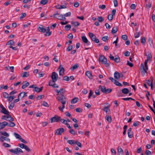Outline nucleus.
Instances as JSON below:
<instances>
[{
	"instance_id": "f257e3e1",
	"label": "nucleus",
	"mask_w": 155,
	"mask_h": 155,
	"mask_svg": "<svg viewBox=\"0 0 155 155\" xmlns=\"http://www.w3.org/2000/svg\"><path fill=\"white\" fill-rule=\"evenodd\" d=\"M99 61L101 63L105 65L106 67L109 66L110 62L107 61V58L103 55H100L99 56Z\"/></svg>"
},
{
	"instance_id": "f03ea898",
	"label": "nucleus",
	"mask_w": 155,
	"mask_h": 155,
	"mask_svg": "<svg viewBox=\"0 0 155 155\" xmlns=\"http://www.w3.org/2000/svg\"><path fill=\"white\" fill-rule=\"evenodd\" d=\"M148 61H145L144 63L145 68L144 67V66L143 63H141L140 65V69L141 71V73H143V75H144L145 73L147 72V71L148 70V66L147 65Z\"/></svg>"
},
{
	"instance_id": "7ed1b4c3",
	"label": "nucleus",
	"mask_w": 155,
	"mask_h": 155,
	"mask_svg": "<svg viewBox=\"0 0 155 155\" xmlns=\"http://www.w3.org/2000/svg\"><path fill=\"white\" fill-rule=\"evenodd\" d=\"M56 99L58 101L61 102L62 104H65L66 103V98L64 94L58 96Z\"/></svg>"
},
{
	"instance_id": "20e7f679",
	"label": "nucleus",
	"mask_w": 155,
	"mask_h": 155,
	"mask_svg": "<svg viewBox=\"0 0 155 155\" xmlns=\"http://www.w3.org/2000/svg\"><path fill=\"white\" fill-rule=\"evenodd\" d=\"M99 89H101V91L104 94H108L110 93L112 91V89L111 88L106 89V87L105 86H102L100 85L99 87Z\"/></svg>"
},
{
	"instance_id": "39448f33",
	"label": "nucleus",
	"mask_w": 155,
	"mask_h": 155,
	"mask_svg": "<svg viewBox=\"0 0 155 155\" xmlns=\"http://www.w3.org/2000/svg\"><path fill=\"white\" fill-rule=\"evenodd\" d=\"M89 36L92 41L96 43H98L99 42V39L97 38L96 35L92 33H89Z\"/></svg>"
},
{
	"instance_id": "423d86ee",
	"label": "nucleus",
	"mask_w": 155,
	"mask_h": 155,
	"mask_svg": "<svg viewBox=\"0 0 155 155\" xmlns=\"http://www.w3.org/2000/svg\"><path fill=\"white\" fill-rule=\"evenodd\" d=\"M60 118V117L59 116L57 115H55L54 117H52L51 118V123H52L54 122H58L59 121Z\"/></svg>"
},
{
	"instance_id": "0eeeda50",
	"label": "nucleus",
	"mask_w": 155,
	"mask_h": 155,
	"mask_svg": "<svg viewBox=\"0 0 155 155\" xmlns=\"http://www.w3.org/2000/svg\"><path fill=\"white\" fill-rule=\"evenodd\" d=\"M58 74L56 72H52L51 77L52 78V81L54 83L56 81L58 78Z\"/></svg>"
},
{
	"instance_id": "6e6552de",
	"label": "nucleus",
	"mask_w": 155,
	"mask_h": 155,
	"mask_svg": "<svg viewBox=\"0 0 155 155\" xmlns=\"http://www.w3.org/2000/svg\"><path fill=\"white\" fill-rule=\"evenodd\" d=\"M64 131V130L63 128H60L56 130L54 134L57 135H61Z\"/></svg>"
},
{
	"instance_id": "1a4fd4ad",
	"label": "nucleus",
	"mask_w": 155,
	"mask_h": 155,
	"mask_svg": "<svg viewBox=\"0 0 155 155\" xmlns=\"http://www.w3.org/2000/svg\"><path fill=\"white\" fill-rule=\"evenodd\" d=\"M0 107L1 108V112L2 113L5 114H7L8 113H9V112L7 110L6 108L4 107L2 104H1L0 105Z\"/></svg>"
},
{
	"instance_id": "9d476101",
	"label": "nucleus",
	"mask_w": 155,
	"mask_h": 155,
	"mask_svg": "<svg viewBox=\"0 0 155 155\" xmlns=\"http://www.w3.org/2000/svg\"><path fill=\"white\" fill-rule=\"evenodd\" d=\"M114 76L116 79L118 80L119 79L120 77L123 76V74H120L119 72L116 71L114 74Z\"/></svg>"
},
{
	"instance_id": "9b49d317",
	"label": "nucleus",
	"mask_w": 155,
	"mask_h": 155,
	"mask_svg": "<svg viewBox=\"0 0 155 155\" xmlns=\"http://www.w3.org/2000/svg\"><path fill=\"white\" fill-rule=\"evenodd\" d=\"M38 30L39 31L42 33H45L46 31V29L43 27V26L41 25L38 28Z\"/></svg>"
},
{
	"instance_id": "f8f14e48",
	"label": "nucleus",
	"mask_w": 155,
	"mask_h": 155,
	"mask_svg": "<svg viewBox=\"0 0 155 155\" xmlns=\"http://www.w3.org/2000/svg\"><path fill=\"white\" fill-rule=\"evenodd\" d=\"M8 124V123L6 121H4L0 123V130L4 128V127L7 126Z\"/></svg>"
},
{
	"instance_id": "ddd939ff",
	"label": "nucleus",
	"mask_w": 155,
	"mask_h": 155,
	"mask_svg": "<svg viewBox=\"0 0 155 155\" xmlns=\"http://www.w3.org/2000/svg\"><path fill=\"white\" fill-rule=\"evenodd\" d=\"M4 140L8 142H10V139L7 138H6L4 136H0V141L2 142H3L4 141Z\"/></svg>"
},
{
	"instance_id": "4468645a",
	"label": "nucleus",
	"mask_w": 155,
	"mask_h": 155,
	"mask_svg": "<svg viewBox=\"0 0 155 155\" xmlns=\"http://www.w3.org/2000/svg\"><path fill=\"white\" fill-rule=\"evenodd\" d=\"M85 74L89 79H92V74L91 71H87L85 73Z\"/></svg>"
},
{
	"instance_id": "2eb2a0df",
	"label": "nucleus",
	"mask_w": 155,
	"mask_h": 155,
	"mask_svg": "<svg viewBox=\"0 0 155 155\" xmlns=\"http://www.w3.org/2000/svg\"><path fill=\"white\" fill-rule=\"evenodd\" d=\"M147 53H148L147 54H145V55L147 57V59L145 60V61H148L150 59H151L152 56L151 54L149 52H148Z\"/></svg>"
},
{
	"instance_id": "dca6fc26",
	"label": "nucleus",
	"mask_w": 155,
	"mask_h": 155,
	"mask_svg": "<svg viewBox=\"0 0 155 155\" xmlns=\"http://www.w3.org/2000/svg\"><path fill=\"white\" fill-rule=\"evenodd\" d=\"M61 66H62V65H61L59 67V68H60L59 73V75L61 76L62 75L61 73H64V68L62 67H61Z\"/></svg>"
},
{
	"instance_id": "f3484780",
	"label": "nucleus",
	"mask_w": 155,
	"mask_h": 155,
	"mask_svg": "<svg viewBox=\"0 0 155 155\" xmlns=\"http://www.w3.org/2000/svg\"><path fill=\"white\" fill-rule=\"evenodd\" d=\"M43 88V86L41 87L40 88L35 87L34 91L38 93H39L42 91Z\"/></svg>"
},
{
	"instance_id": "a211bd4d",
	"label": "nucleus",
	"mask_w": 155,
	"mask_h": 155,
	"mask_svg": "<svg viewBox=\"0 0 155 155\" xmlns=\"http://www.w3.org/2000/svg\"><path fill=\"white\" fill-rule=\"evenodd\" d=\"M9 113H8L7 114H6L7 116V118L8 119L9 118L10 119L9 120H8L9 121H13L14 120L13 118L11 117V116L9 114Z\"/></svg>"
},
{
	"instance_id": "6ab92c4d",
	"label": "nucleus",
	"mask_w": 155,
	"mask_h": 155,
	"mask_svg": "<svg viewBox=\"0 0 155 155\" xmlns=\"http://www.w3.org/2000/svg\"><path fill=\"white\" fill-rule=\"evenodd\" d=\"M78 101V97H75L71 100V104H75Z\"/></svg>"
},
{
	"instance_id": "aec40b11",
	"label": "nucleus",
	"mask_w": 155,
	"mask_h": 155,
	"mask_svg": "<svg viewBox=\"0 0 155 155\" xmlns=\"http://www.w3.org/2000/svg\"><path fill=\"white\" fill-rule=\"evenodd\" d=\"M117 31V26L114 27L111 31V33L112 34H114L116 33Z\"/></svg>"
},
{
	"instance_id": "412c9836",
	"label": "nucleus",
	"mask_w": 155,
	"mask_h": 155,
	"mask_svg": "<svg viewBox=\"0 0 155 155\" xmlns=\"http://www.w3.org/2000/svg\"><path fill=\"white\" fill-rule=\"evenodd\" d=\"M109 105H108L107 106L103 108V110L107 113L108 112L110 111V109H109Z\"/></svg>"
},
{
	"instance_id": "4be33fe9",
	"label": "nucleus",
	"mask_w": 155,
	"mask_h": 155,
	"mask_svg": "<svg viewBox=\"0 0 155 155\" xmlns=\"http://www.w3.org/2000/svg\"><path fill=\"white\" fill-rule=\"evenodd\" d=\"M105 119L109 123H110L112 121V118L109 115H106L105 117Z\"/></svg>"
},
{
	"instance_id": "5701e85b",
	"label": "nucleus",
	"mask_w": 155,
	"mask_h": 155,
	"mask_svg": "<svg viewBox=\"0 0 155 155\" xmlns=\"http://www.w3.org/2000/svg\"><path fill=\"white\" fill-rule=\"evenodd\" d=\"M122 93L125 94H127L128 93L129 91L127 88H124L122 89Z\"/></svg>"
},
{
	"instance_id": "b1692460",
	"label": "nucleus",
	"mask_w": 155,
	"mask_h": 155,
	"mask_svg": "<svg viewBox=\"0 0 155 155\" xmlns=\"http://www.w3.org/2000/svg\"><path fill=\"white\" fill-rule=\"evenodd\" d=\"M119 154H123L124 153V152L122 148L120 146L118 147L117 148Z\"/></svg>"
},
{
	"instance_id": "393cba45",
	"label": "nucleus",
	"mask_w": 155,
	"mask_h": 155,
	"mask_svg": "<svg viewBox=\"0 0 155 155\" xmlns=\"http://www.w3.org/2000/svg\"><path fill=\"white\" fill-rule=\"evenodd\" d=\"M71 24L72 25L75 26H78L80 25V23L77 21H72L71 22Z\"/></svg>"
},
{
	"instance_id": "a878e982",
	"label": "nucleus",
	"mask_w": 155,
	"mask_h": 155,
	"mask_svg": "<svg viewBox=\"0 0 155 155\" xmlns=\"http://www.w3.org/2000/svg\"><path fill=\"white\" fill-rule=\"evenodd\" d=\"M9 123H8V124L7 125V126L13 127L15 126V123L13 122V121H9Z\"/></svg>"
},
{
	"instance_id": "bb28decb",
	"label": "nucleus",
	"mask_w": 155,
	"mask_h": 155,
	"mask_svg": "<svg viewBox=\"0 0 155 155\" xmlns=\"http://www.w3.org/2000/svg\"><path fill=\"white\" fill-rule=\"evenodd\" d=\"M15 43V42L13 40L9 41L6 44V45H12Z\"/></svg>"
},
{
	"instance_id": "cd10ccee",
	"label": "nucleus",
	"mask_w": 155,
	"mask_h": 155,
	"mask_svg": "<svg viewBox=\"0 0 155 155\" xmlns=\"http://www.w3.org/2000/svg\"><path fill=\"white\" fill-rule=\"evenodd\" d=\"M26 94H27V93L26 92H21L19 94V95H18V97H19L20 96H21V94H23V95H22V97L21 98V99H22V98H23V97H24L27 96V95H26Z\"/></svg>"
},
{
	"instance_id": "c85d7f7f",
	"label": "nucleus",
	"mask_w": 155,
	"mask_h": 155,
	"mask_svg": "<svg viewBox=\"0 0 155 155\" xmlns=\"http://www.w3.org/2000/svg\"><path fill=\"white\" fill-rule=\"evenodd\" d=\"M114 61L117 63L119 62L120 61V58L118 55L115 56Z\"/></svg>"
},
{
	"instance_id": "c756f323",
	"label": "nucleus",
	"mask_w": 155,
	"mask_h": 155,
	"mask_svg": "<svg viewBox=\"0 0 155 155\" xmlns=\"http://www.w3.org/2000/svg\"><path fill=\"white\" fill-rule=\"evenodd\" d=\"M79 67L78 64H76L71 68L70 69L72 71H73Z\"/></svg>"
},
{
	"instance_id": "7c9ffc66",
	"label": "nucleus",
	"mask_w": 155,
	"mask_h": 155,
	"mask_svg": "<svg viewBox=\"0 0 155 155\" xmlns=\"http://www.w3.org/2000/svg\"><path fill=\"white\" fill-rule=\"evenodd\" d=\"M0 133H1V134L2 135L4 136L5 137H8L9 136V134H8V133H7L5 131H4V132L0 131Z\"/></svg>"
},
{
	"instance_id": "2f4dec72",
	"label": "nucleus",
	"mask_w": 155,
	"mask_h": 155,
	"mask_svg": "<svg viewBox=\"0 0 155 155\" xmlns=\"http://www.w3.org/2000/svg\"><path fill=\"white\" fill-rule=\"evenodd\" d=\"M148 41L150 47L153 46V42L152 39L150 37H149L148 39Z\"/></svg>"
},
{
	"instance_id": "473e14b6",
	"label": "nucleus",
	"mask_w": 155,
	"mask_h": 155,
	"mask_svg": "<svg viewBox=\"0 0 155 155\" xmlns=\"http://www.w3.org/2000/svg\"><path fill=\"white\" fill-rule=\"evenodd\" d=\"M81 39L84 43H88V40L86 37L82 36L81 37Z\"/></svg>"
},
{
	"instance_id": "72a5a7b5",
	"label": "nucleus",
	"mask_w": 155,
	"mask_h": 155,
	"mask_svg": "<svg viewBox=\"0 0 155 155\" xmlns=\"http://www.w3.org/2000/svg\"><path fill=\"white\" fill-rule=\"evenodd\" d=\"M15 106V104L14 102H12L10 104L9 106H8V108L9 109L12 110L13 109V107Z\"/></svg>"
},
{
	"instance_id": "f704fd0d",
	"label": "nucleus",
	"mask_w": 155,
	"mask_h": 155,
	"mask_svg": "<svg viewBox=\"0 0 155 155\" xmlns=\"http://www.w3.org/2000/svg\"><path fill=\"white\" fill-rule=\"evenodd\" d=\"M14 98V96L12 95L8 97L7 99L8 101L9 102H11Z\"/></svg>"
},
{
	"instance_id": "c9c22d12",
	"label": "nucleus",
	"mask_w": 155,
	"mask_h": 155,
	"mask_svg": "<svg viewBox=\"0 0 155 155\" xmlns=\"http://www.w3.org/2000/svg\"><path fill=\"white\" fill-rule=\"evenodd\" d=\"M29 76V74L26 71L23 73V75H22V77H27Z\"/></svg>"
},
{
	"instance_id": "e433bc0d",
	"label": "nucleus",
	"mask_w": 155,
	"mask_h": 155,
	"mask_svg": "<svg viewBox=\"0 0 155 155\" xmlns=\"http://www.w3.org/2000/svg\"><path fill=\"white\" fill-rule=\"evenodd\" d=\"M14 135L15 136V137L17 138L19 140L21 138V136L20 135L16 133H14Z\"/></svg>"
},
{
	"instance_id": "4c0bfd02",
	"label": "nucleus",
	"mask_w": 155,
	"mask_h": 155,
	"mask_svg": "<svg viewBox=\"0 0 155 155\" xmlns=\"http://www.w3.org/2000/svg\"><path fill=\"white\" fill-rule=\"evenodd\" d=\"M122 100L124 101H130V100H132L133 101H135V100L131 97L128 98H122Z\"/></svg>"
},
{
	"instance_id": "58836bf2",
	"label": "nucleus",
	"mask_w": 155,
	"mask_h": 155,
	"mask_svg": "<svg viewBox=\"0 0 155 155\" xmlns=\"http://www.w3.org/2000/svg\"><path fill=\"white\" fill-rule=\"evenodd\" d=\"M71 28V25H68L65 27V28L67 31L69 30Z\"/></svg>"
},
{
	"instance_id": "ea45409f",
	"label": "nucleus",
	"mask_w": 155,
	"mask_h": 155,
	"mask_svg": "<svg viewBox=\"0 0 155 155\" xmlns=\"http://www.w3.org/2000/svg\"><path fill=\"white\" fill-rule=\"evenodd\" d=\"M60 95L64 94L66 92V91L63 88L60 89Z\"/></svg>"
},
{
	"instance_id": "a19ab883",
	"label": "nucleus",
	"mask_w": 155,
	"mask_h": 155,
	"mask_svg": "<svg viewBox=\"0 0 155 155\" xmlns=\"http://www.w3.org/2000/svg\"><path fill=\"white\" fill-rule=\"evenodd\" d=\"M97 19L98 21L99 22H103L104 20V19L101 16L98 17L97 18Z\"/></svg>"
},
{
	"instance_id": "79ce46f5",
	"label": "nucleus",
	"mask_w": 155,
	"mask_h": 155,
	"mask_svg": "<svg viewBox=\"0 0 155 155\" xmlns=\"http://www.w3.org/2000/svg\"><path fill=\"white\" fill-rule=\"evenodd\" d=\"M48 2V0H42L41 1L40 3L41 4L45 5Z\"/></svg>"
},
{
	"instance_id": "37998d69",
	"label": "nucleus",
	"mask_w": 155,
	"mask_h": 155,
	"mask_svg": "<svg viewBox=\"0 0 155 155\" xmlns=\"http://www.w3.org/2000/svg\"><path fill=\"white\" fill-rule=\"evenodd\" d=\"M114 84L116 85L119 86H122V85L119 82L117 81L116 80L115 81Z\"/></svg>"
},
{
	"instance_id": "c03bdc74",
	"label": "nucleus",
	"mask_w": 155,
	"mask_h": 155,
	"mask_svg": "<svg viewBox=\"0 0 155 155\" xmlns=\"http://www.w3.org/2000/svg\"><path fill=\"white\" fill-rule=\"evenodd\" d=\"M127 134L128 137L130 138H132L134 134L132 132H130L129 133H128V132H127Z\"/></svg>"
},
{
	"instance_id": "a18cd8bd",
	"label": "nucleus",
	"mask_w": 155,
	"mask_h": 155,
	"mask_svg": "<svg viewBox=\"0 0 155 155\" xmlns=\"http://www.w3.org/2000/svg\"><path fill=\"white\" fill-rule=\"evenodd\" d=\"M75 141L71 140H69L67 141V142L71 145H72L73 144H75Z\"/></svg>"
},
{
	"instance_id": "49530a36",
	"label": "nucleus",
	"mask_w": 155,
	"mask_h": 155,
	"mask_svg": "<svg viewBox=\"0 0 155 155\" xmlns=\"http://www.w3.org/2000/svg\"><path fill=\"white\" fill-rule=\"evenodd\" d=\"M64 105L65 104H62V107L60 106L58 108L59 110L62 112L63 111V109L65 107Z\"/></svg>"
},
{
	"instance_id": "de8ad7c7",
	"label": "nucleus",
	"mask_w": 155,
	"mask_h": 155,
	"mask_svg": "<svg viewBox=\"0 0 155 155\" xmlns=\"http://www.w3.org/2000/svg\"><path fill=\"white\" fill-rule=\"evenodd\" d=\"M114 18V16L113 15H111V14H109L108 15L107 17L109 21L112 20Z\"/></svg>"
},
{
	"instance_id": "09e8293b",
	"label": "nucleus",
	"mask_w": 155,
	"mask_h": 155,
	"mask_svg": "<svg viewBox=\"0 0 155 155\" xmlns=\"http://www.w3.org/2000/svg\"><path fill=\"white\" fill-rule=\"evenodd\" d=\"M73 49L72 45H70L68 46L66 49V51H69Z\"/></svg>"
},
{
	"instance_id": "8fccbe9b",
	"label": "nucleus",
	"mask_w": 155,
	"mask_h": 155,
	"mask_svg": "<svg viewBox=\"0 0 155 155\" xmlns=\"http://www.w3.org/2000/svg\"><path fill=\"white\" fill-rule=\"evenodd\" d=\"M75 143H76L78 147H82L81 143L78 141H75Z\"/></svg>"
},
{
	"instance_id": "3c124183",
	"label": "nucleus",
	"mask_w": 155,
	"mask_h": 155,
	"mask_svg": "<svg viewBox=\"0 0 155 155\" xmlns=\"http://www.w3.org/2000/svg\"><path fill=\"white\" fill-rule=\"evenodd\" d=\"M63 16V15L60 14L59 15H58V17H55V18L59 20H62V19Z\"/></svg>"
},
{
	"instance_id": "603ef678",
	"label": "nucleus",
	"mask_w": 155,
	"mask_h": 155,
	"mask_svg": "<svg viewBox=\"0 0 155 155\" xmlns=\"http://www.w3.org/2000/svg\"><path fill=\"white\" fill-rule=\"evenodd\" d=\"M55 8L57 9H61L62 8H66V7L64 5H61L60 7H57V6H55Z\"/></svg>"
},
{
	"instance_id": "864d4df0",
	"label": "nucleus",
	"mask_w": 155,
	"mask_h": 155,
	"mask_svg": "<svg viewBox=\"0 0 155 155\" xmlns=\"http://www.w3.org/2000/svg\"><path fill=\"white\" fill-rule=\"evenodd\" d=\"M69 132L71 134L75 135L76 134V132L73 129H71L69 130Z\"/></svg>"
},
{
	"instance_id": "5fc2aeb1",
	"label": "nucleus",
	"mask_w": 155,
	"mask_h": 155,
	"mask_svg": "<svg viewBox=\"0 0 155 155\" xmlns=\"http://www.w3.org/2000/svg\"><path fill=\"white\" fill-rule=\"evenodd\" d=\"M3 95L4 97L6 98H8V94L6 92H3Z\"/></svg>"
},
{
	"instance_id": "6e6d98bb",
	"label": "nucleus",
	"mask_w": 155,
	"mask_h": 155,
	"mask_svg": "<svg viewBox=\"0 0 155 155\" xmlns=\"http://www.w3.org/2000/svg\"><path fill=\"white\" fill-rule=\"evenodd\" d=\"M140 31L138 32H137L134 34V37L135 38H137L139 37L140 36Z\"/></svg>"
},
{
	"instance_id": "4d7b16f0",
	"label": "nucleus",
	"mask_w": 155,
	"mask_h": 155,
	"mask_svg": "<svg viewBox=\"0 0 155 155\" xmlns=\"http://www.w3.org/2000/svg\"><path fill=\"white\" fill-rule=\"evenodd\" d=\"M146 38L145 37H143L141 39V43L142 44H144L146 42Z\"/></svg>"
},
{
	"instance_id": "13d9d810",
	"label": "nucleus",
	"mask_w": 155,
	"mask_h": 155,
	"mask_svg": "<svg viewBox=\"0 0 155 155\" xmlns=\"http://www.w3.org/2000/svg\"><path fill=\"white\" fill-rule=\"evenodd\" d=\"M42 105L46 107H48L49 106L48 104L45 101L43 102Z\"/></svg>"
},
{
	"instance_id": "bf43d9fd",
	"label": "nucleus",
	"mask_w": 155,
	"mask_h": 155,
	"mask_svg": "<svg viewBox=\"0 0 155 155\" xmlns=\"http://www.w3.org/2000/svg\"><path fill=\"white\" fill-rule=\"evenodd\" d=\"M68 38L70 39H72L73 38V36L71 33H70L68 36Z\"/></svg>"
},
{
	"instance_id": "052dcab7",
	"label": "nucleus",
	"mask_w": 155,
	"mask_h": 155,
	"mask_svg": "<svg viewBox=\"0 0 155 155\" xmlns=\"http://www.w3.org/2000/svg\"><path fill=\"white\" fill-rule=\"evenodd\" d=\"M3 145L4 147H11V145H10L5 143H3Z\"/></svg>"
},
{
	"instance_id": "680f3d73",
	"label": "nucleus",
	"mask_w": 155,
	"mask_h": 155,
	"mask_svg": "<svg viewBox=\"0 0 155 155\" xmlns=\"http://www.w3.org/2000/svg\"><path fill=\"white\" fill-rule=\"evenodd\" d=\"M127 65H129L130 67H132L134 66L133 64L130 62L128 60L127 61Z\"/></svg>"
},
{
	"instance_id": "e2e57ef3",
	"label": "nucleus",
	"mask_w": 155,
	"mask_h": 155,
	"mask_svg": "<svg viewBox=\"0 0 155 155\" xmlns=\"http://www.w3.org/2000/svg\"><path fill=\"white\" fill-rule=\"evenodd\" d=\"M127 38L128 37L127 36L125 35H123L122 36V39L124 40H127Z\"/></svg>"
},
{
	"instance_id": "0e129e2a",
	"label": "nucleus",
	"mask_w": 155,
	"mask_h": 155,
	"mask_svg": "<svg viewBox=\"0 0 155 155\" xmlns=\"http://www.w3.org/2000/svg\"><path fill=\"white\" fill-rule=\"evenodd\" d=\"M93 93V92L92 90H90V92L89 94V96H88V99L90 98L92 96Z\"/></svg>"
},
{
	"instance_id": "69168bd1",
	"label": "nucleus",
	"mask_w": 155,
	"mask_h": 155,
	"mask_svg": "<svg viewBox=\"0 0 155 155\" xmlns=\"http://www.w3.org/2000/svg\"><path fill=\"white\" fill-rule=\"evenodd\" d=\"M108 37L107 36H104L102 38V40L106 42L108 40Z\"/></svg>"
},
{
	"instance_id": "338daca9",
	"label": "nucleus",
	"mask_w": 155,
	"mask_h": 155,
	"mask_svg": "<svg viewBox=\"0 0 155 155\" xmlns=\"http://www.w3.org/2000/svg\"><path fill=\"white\" fill-rule=\"evenodd\" d=\"M51 34V31H46L45 34V35L46 36H50Z\"/></svg>"
},
{
	"instance_id": "774afa93",
	"label": "nucleus",
	"mask_w": 155,
	"mask_h": 155,
	"mask_svg": "<svg viewBox=\"0 0 155 155\" xmlns=\"http://www.w3.org/2000/svg\"><path fill=\"white\" fill-rule=\"evenodd\" d=\"M18 146L21 148H24L25 145L23 143H19Z\"/></svg>"
}]
</instances>
